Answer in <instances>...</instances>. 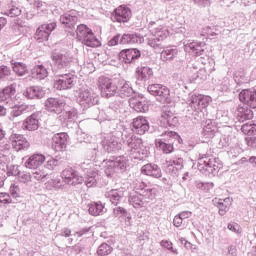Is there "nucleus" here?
Here are the masks:
<instances>
[{
	"instance_id": "nucleus-1",
	"label": "nucleus",
	"mask_w": 256,
	"mask_h": 256,
	"mask_svg": "<svg viewBox=\"0 0 256 256\" xmlns=\"http://www.w3.org/2000/svg\"><path fill=\"white\" fill-rule=\"evenodd\" d=\"M211 102V97L202 94H190L187 100L188 115H192L196 121H201L203 109Z\"/></svg>"
},
{
	"instance_id": "nucleus-2",
	"label": "nucleus",
	"mask_w": 256,
	"mask_h": 256,
	"mask_svg": "<svg viewBox=\"0 0 256 256\" xmlns=\"http://www.w3.org/2000/svg\"><path fill=\"white\" fill-rule=\"evenodd\" d=\"M122 141L124 145H127L128 151L133 159H143L147 156V149L143 145V140L133 135V133H122Z\"/></svg>"
},
{
	"instance_id": "nucleus-3",
	"label": "nucleus",
	"mask_w": 256,
	"mask_h": 256,
	"mask_svg": "<svg viewBox=\"0 0 256 256\" xmlns=\"http://www.w3.org/2000/svg\"><path fill=\"white\" fill-rule=\"evenodd\" d=\"M150 35H146V41L153 49H159L161 42L169 37V29L167 26L159 25L157 22H150L148 25Z\"/></svg>"
},
{
	"instance_id": "nucleus-4",
	"label": "nucleus",
	"mask_w": 256,
	"mask_h": 256,
	"mask_svg": "<svg viewBox=\"0 0 256 256\" xmlns=\"http://www.w3.org/2000/svg\"><path fill=\"white\" fill-rule=\"evenodd\" d=\"M197 167L201 173L215 174L221 169V164L209 154H199Z\"/></svg>"
},
{
	"instance_id": "nucleus-5",
	"label": "nucleus",
	"mask_w": 256,
	"mask_h": 256,
	"mask_svg": "<svg viewBox=\"0 0 256 256\" xmlns=\"http://www.w3.org/2000/svg\"><path fill=\"white\" fill-rule=\"evenodd\" d=\"M78 103L84 109H89V107H93V105L99 103V95L90 87L81 88L78 94Z\"/></svg>"
},
{
	"instance_id": "nucleus-6",
	"label": "nucleus",
	"mask_w": 256,
	"mask_h": 256,
	"mask_svg": "<svg viewBox=\"0 0 256 256\" xmlns=\"http://www.w3.org/2000/svg\"><path fill=\"white\" fill-rule=\"evenodd\" d=\"M119 84L115 82L113 79L105 76H100L98 78V87L101 91V95L103 97H113L117 95V91L119 89Z\"/></svg>"
},
{
	"instance_id": "nucleus-7",
	"label": "nucleus",
	"mask_w": 256,
	"mask_h": 256,
	"mask_svg": "<svg viewBox=\"0 0 256 256\" xmlns=\"http://www.w3.org/2000/svg\"><path fill=\"white\" fill-rule=\"evenodd\" d=\"M147 89L148 93L156 97L159 103H171V91L167 86L162 84H150Z\"/></svg>"
},
{
	"instance_id": "nucleus-8",
	"label": "nucleus",
	"mask_w": 256,
	"mask_h": 256,
	"mask_svg": "<svg viewBox=\"0 0 256 256\" xmlns=\"http://www.w3.org/2000/svg\"><path fill=\"white\" fill-rule=\"evenodd\" d=\"M77 77L71 73L58 74L54 80V88L58 91H65L74 87Z\"/></svg>"
},
{
	"instance_id": "nucleus-9",
	"label": "nucleus",
	"mask_w": 256,
	"mask_h": 256,
	"mask_svg": "<svg viewBox=\"0 0 256 256\" xmlns=\"http://www.w3.org/2000/svg\"><path fill=\"white\" fill-rule=\"evenodd\" d=\"M179 123V118L175 116V112L173 111V108L169 106H164L162 108V114L160 117V125L162 127H176Z\"/></svg>"
},
{
	"instance_id": "nucleus-10",
	"label": "nucleus",
	"mask_w": 256,
	"mask_h": 256,
	"mask_svg": "<svg viewBox=\"0 0 256 256\" xmlns=\"http://www.w3.org/2000/svg\"><path fill=\"white\" fill-rule=\"evenodd\" d=\"M51 57L54 66L57 67V69H65V67H69V65L73 63V55L71 52H54Z\"/></svg>"
},
{
	"instance_id": "nucleus-11",
	"label": "nucleus",
	"mask_w": 256,
	"mask_h": 256,
	"mask_svg": "<svg viewBox=\"0 0 256 256\" xmlns=\"http://www.w3.org/2000/svg\"><path fill=\"white\" fill-rule=\"evenodd\" d=\"M127 169V159L123 156L115 158V160H108L105 166V173L107 177H111L116 171H124Z\"/></svg>"
},
{
	"instance_id": "nucleus-12",
	"label": "nucleus",
	"mask_w": 256,
	"mask_h": 256,
	"mask_svg": "<svg viewBox=\"0 0 256 256\" xmlns=\"http://www.w3.org/2000/svg\"><path fill=\"white\" fill-rule=\"evenodd\" d=\"M57 27V23L51 22L49 24L41 25L35 33V39L38 43H43V41H47L49 39V35L51 32Z\"/></svg>"
},
{
	"instance_id": "nucleus-13",
	"label": "nucleus",
	"mask_w": 256,
	"mask_h": 256,
	"mask_svg": "<svg viewBox=\"0 0 256 256\" xmlns=\"http://www.w3.org/2000/svg\"><path fill=\"white\" fill-rule=\"evenodd\" d=\"M61 176L67 185H79V183H83V177L79 175V172L73 170V168L64 169Z\"/></svg>"
},
{
	"instance_id": "nucleus-14",
	"label": "nucleus",
	"mask_w": 256,
	"mask_h": 256,
	"mask_svg": "<svg viewBox=\"0 0 256 256\" xmlns=\"http://www.w3.org/2000/svg\"><path fill=\"white\" fill-rule=\"evenodd\" d=\"M129 105L137 113H147L149 111V101L143 96L130 98Z\"/></svg>"
},
{
	"instance_id": "nucleus-15",
	"label": "nucleus",
	"mask_w": 256,
	"mask_h": 256,
	"mask_svg": "<svg viewBox=\"0 0 256 256\" xmlns=\"http://www.w3.org/2000/svg\"><path fill=\"white\" fill-rule=\"evenodd\" d=\"M41 112H35L25 119L22 124V129L25 131H37L41 121Z\"/></svg>"
},
{
	"instance_id": "nucleus-16",
	"label": "nucleus",
	"mask_w": 256,
	"mask_h": 256,
	"mask_svg": "<svg viewBox=\"0 0 256 256\" xmlns=\"http://www.w3.org/2000/svg\"><path fill=\"white\" fill-rule=\"evenodd\" d=\"M131 19V9L127 6H119L112 14V21L127 23Z\"/></svg>"
},
{
	"instance_id": "nucleus-17",
	"label": "nucleus",
	"mask_w": 256,
	"mask_h": 256,
	"mask_svg": "<svg viewBox=\"0 0 256 256\" xmlns=\"http://www.w3.org/2000/svg\"><path fill=\"white\" fill-rule=\"evenodd\" d=\"M102 146L107 153H113V151H119V149H121L119 138L114 135H107L102 141Z\"/></svg>"
},
{
	"instance_id": "nucleus-18",
	"label": "nucleus",
	"mask_w": 256,
	"mask_h": 256,
	"mask_svg": "<svg viewBox=\"0 0 256 256\" xmlns=\"http://www.w3.org/2000/svg\"><path fill=\"white\" fill-rule=\"evenodd\" d=\"M239 100L244 105H248L252 109H256V91L255 90H242L239 94Z\"/></svg>"
},
{
	"instance_id": "nucleus-19",
	"label": "nucleus",
	"mask_w": 256,
	"mask_h": 256,
	"mask_svg": "<svg viewBox=\"0 0 256 256\" xmlns=\"http://www.w3.org/2000/svg\"><path fill=\"white\" fill-rule=\"evenodd\" d=\"M69 136L67 133H57L52 137V148L55 151H63L67 148V139Z\"/></svg>"
},
{
	"instance_id": "nucleus-20",
	"label": "nucleus",
	"mask_w": 256,
	"mask_h": 256,
	"mask_svg": "<svg viewBox=\"0 0 256 256\" xmlns=\"http://www.w3.org/2000/svg\"><path fill=\"white\" fill-rule=\"evenodd\" d=\"M132 131L138 135H145L149 131V122L144 117H137L132 122Z\"/></svg>"
},
{
	"instance_id": "nucleus-21",
	"label": "nucleus",
	"mask_w": 256,
	"mask_h": 256,
	"mask_svg": "<svg viewBox=\"0 0 256 256\" xmlns=\"http://www.w3.org/2000/svg\"><path fill=\"white\" fill-rule=\"evenodd\" d=\"M64 107H65V104H63V101L57 98H48L45 101L46 111H49L50 113H56V115H59V113H62Z\"/></svg>"
},
{
	"instance_id": "nucleus-22",
	"label": "nucleus",
	"mask_w": 256,
	"mask_h": 256,
	"mask_svg": "<svg viewBox=\"0 0 256 256\" xmlns=\"http://www.w3.org/2000/svg\"><path fill=\"white\" fill-rule=\"evenodd\" d=\"M10 143L15 151H21L29 147V142L21 134H12L10 136Z\"/></svg>"
},
{
	"instance_id": "nucleus-23",
	"label": "nucleus",
	"mask_w": 256,
	"mask_h": 256,
	"mask_svg": "<svg viewBox=\"0 0 256 256\" xmlns=\"http://www.w3.org/2000/svg\"><path fill=\"white\" fill-rule=\"evenodd\" d=\"M45 163V155L33 154L24 163L27 169H39Z\"/></svg>"
},
{
	"instance_id": "nucleus-24",
	"label": "nucleus",
	"mask_w": 256,
	"mask_h": 256,
	"mask_svg": "<svg viewBox=\"0 0 256 256\" xmlns=\"http://www.w3.org/2000/svg\"><path fill=\"white\" fill-rule=\"evenodd\" d=\"M141 173H143V175H148V177H154L155 179H160L163 175L161 168H159L157 164L153 163L142 166Z\"/></svg>"
},
{
	"instance_id": "nucleus-25",
	"label": "nucleus",
	"mask_w": 256,
	"mask_h": 256,
	"mask_svg": "<svg viewBox=\"0 0 256 256\" xmlns=\"http://www.w3.org/2000/svg\"><path fill=\"white\" fill-rule=\"evenodd\" d=\"M117 84H118V90L116 93L122 99H125V97H131V95L135 93V91H133V87H131V84H129V82L125 80H120L117 82Z\"/></svg>"
},
{
	"instance_id": "nucleus-26",
	"label": "nucleus",
	"mask_w": 256,
	"mask_h": 256,
	"mask_svg": "<svg viewBox=\"0 0 256 256\" xmlns=\"http://www.w3.org/2000/svg\"><path fill=\"white\" fill-rule=\"evenodd\" d=\"M23 95L26 96L27 99H43V97H45V90L40 86H32L27 88Z\"/></svg>"
},
{
	"instance_id": "nucleus-27",
	"label": "nucleus",
	"mask_w": 256,
	"mask_h": 256,
	"mask_svg": "<svg viewBox=\"0 0 256 256\" xmlns=\"http://www.w3.org/2000/svg\"><path fill=\"white\" fill-rule=\"evenodd\" d=\"M120 57L124 63H133L135 59L141 57V52L137 49H127L120 52Z\"/></svg>"
},
{
	"instance_id": "nucleus-28",
	"label": "nucleus",
	"mask_w": 256,
	"mask_h": 256,
	"mask_svg": "<svg viewBox=\"0 0 256 256\" xmlns=\"http://www.w3.org/2000/svg\"><path fill=\"white\" fill-rule=\"evenodd\" d=\"M214 205L218 207L219 209V215L223 217L224 215H227V212L229 211L231 207V198H224V199H217L215 198L213 200Z\"/></svg>"
},
{
	"instance_id": "nucleus-29",
	"label": "nucleus",
	"mask_w": 256,
	"mask_h": 256,
	"mask_svg": "<svg viewBox=\"0 0 256 256\" xmlns=\"http://www.w3.org/2000/svg\"><path fill=\"white\" fill-rule=\"evenodd\" d=\"M186 51H191L193 55H203L205 51V42H191L184 45Z\"/></svg>"
},
{
	"instance_id": "nucleus-30",
	"label": "nucleus",
	"mask_w": 256,
	"mask_h": 256,
	"mask_svg": "<svg viewBox=\"0 0 256 256\" xmlns=\"http://www.w3.org/2000/svg\"><path fill=\"white\" fill-rule=\"evenodd\" d=\"M129 203L134 209H141V207H145L146 200L143 199V195L140 192H134L129 197Z\"/></svg>"
},
{
	"instance_id": "nucleus-31",
	"label": "nucleus",
	"mask_w": 256,
	"mask_h": 256,
	"mask_svg": "<svg viewBox=\"0 0 256 256\" xmlns=\"http://www.w3.org/2000/svg\"><path fill=\"white\" fill-rule=\"evenodd\" d=\"M145 39L137 34H124L120 39V45L143 43Z\"/></svg>"
},
{
	"instance_id": "nucleus-32",
	"label": "nucleus",
	"mask_w": 256,
	"mask_h": 256,
	"mask_svg": "<svg viewBox=\"0 0 256 256\" xmlns=\"http://www.w3.org/2000/svg\"><path fill=\"white\" fill-rule=\"evenodd\" d=\"M123 190L114 189L105 193V197L110 200L112 205H119L121 199H123Z\"/></svg>"
},
{
	"instance_id": "nucleus-33",
	"label": "nucleus",
	"mask_w": 256,
	"mask_h": 256,
	"mask_svg": "<svg viewBox=\"0 0 256 256\" xmlns=\"http://www.w3.org/2000/svg\"><path fill=\"white\" fill-rule=\"evenodd\" d=\"M106 211L107 209H105V206L101 202H95L88 205V213L94 217L103 215Z\"/></svg>"
},
{
	"instance_id": "nucleus-34",
	"label": "nucleus",
	"mask_w": 256,
	"mask_h": 256,
	"mask_svg": "<svg viewBox=\"0 0 256 256\" xmlns=\"http://www.w3.org/2000/svg\"><path fill=\"white\" fill-rule=\"evenodd\" d=\"M77 21V16H73L71 14H64L60 16V23H62V25L67 29H74Z\"/></svg>"
},
{
	"instance_id": "nucleus-35",
	"label": "nucleus",
	"mask_w": 256,
	"mask_h": 256,
	"mask_svg": "<svg viewBox=\"0 0 256 256\" xmlns=\"http://www.w3.org/2000/svg\"><path fill=\"white\" fill-rule=\"evenodd\" d=\"M136 77L140 79V81H147L153 77V69L150 67H138L136 70Z\"/></svg>"
},
{
	"instance_id": "nucleus-36",
	"label": "nucleus",
	"mask_w": 256,
	"mask_h": 256,
	"mask_svg": "<svg viewBox=\"0 0 256 256\" xmlns=\"http://www.w3.org/2000/svg\"><path fill=\"white\" fill-rule=\"evenodd\" d=\"M45 188L48 191H59V189L63 188V182L59 177L52 178L45 183Z\"/></svg>"
},
{
	"instance_id": "nucleus-37",
	"label": "nucleus",
	"mask_w": 256,
	"mask_h": 256,
	"mask_svg": "<svg viewBox=\"0 0 256 256\" xmlns=\"http://www.w3.org/2000/svg\"><path fill=\"white\" fill-rule=\"evenodd\" d=\"M32 177L35 179V181H39L40 183H45L47 179H49V172L45 168L41 169H34V172H32Z\"/></svg>"
},
{
	"instance_id": "nucleus-38",
	"label": "nucleus",
	"mask_w": 256,
	"mask_h": 256,
	"mask_svg": "<svg viewBox=\"0 0 256 256\" xmlns=\"http://www.w3.org/2000/svg\"><path fill=\"white\" fill-rule=\"evenodd\" d=\"M179 50L177 48H166L160 54L161 61H171L177 57Z\"/></svg>"
},
{
	"instance_id": "nucleus-39",
	"label": "nucleus",
	"mask_w": 256,
	"mask_h": 256,
	"mask_svg": "<svg viewBox=\"0 0 256 256\" xmlns=\"http://www.w3.org/2000/svg\"><path fill=\"white\" fill-rule=\"evenodd\" d=\"M168 171L173 175H177V171L183 167V160L181 158H177L175 160L167 161Z\"/></svg>"
},
{
	"instance_id": "nucleus-40",
	"label": "nucleus",
	"mask_w": 256,
	"mask_h": 256,
	"mask_svg": "<svg viewBox=\"0 0 256 256\" xmlns=\"http://www.w3.org/2000/svg\"><path fill=\"white\" fill-rule=\"evenodd\" d=\"M82 43L87 47H99V45H101V42L95 37L92 30H90V33L82 40Z\"/></svg>"
},
{
	"instance_id": "nucleus-41",
	"label": "nucleus",
	"mask_w": 256,
	"mask_h": 256,
	"mask_svg": "<svg viewBox=\"0 0 256 256\" xmlns=\"http://www.w3.org/2000/svg\"><path fill=\"white\" fill-rule=\"evenodd\" d=\"M32 75L33 77H35L36 79H46V77L49 76V72L47 71V68H45V66L43 65H38L35 66L32 70Z\"/></svg>"
},
{
	"instance_id": "nucleus-42",
	"label": "nucleus",
	"mask_w": 256,
	"mask_h": 256,
	"mask_svg": "<svg viewBox=\"0 0 256 256\" xmlns=\"http://www.w3.org/2000/svg\"><path fill=\"white\" fill-rule=\"evenodd\" d=\"M206 123L207 125L203 127V137H205V139H213L215 137V131L217 130V127H215L210 120Z\"/></svg>"
},
{
	"instance_id": "nucleus-43",
	"label": "nucleus",
	"mask_w": 256,
	"mask_h": 256,
	"mask_svg": "<svg viewBox=\"0 0 256 256\" xmlns=\"http://www.w3.org/2000/svg\"><path fill=\"white\" fill-rule=\"evenodd\" d=\"M238 117L241 118L242 121H249V119H253V111L247 108V106H239Z\"/></svg>"
},
{
	"instance_id": "nucleus-44",
	"label": "nucleus",
	"mask_w": 256,
	"mask_h": 256,
	"mask_svg": "<svg viewBox=\"0 0 256 256\" xmlns=\"http://www.w3.org/2000/svg\"><path fill=\"white\" fill-rule=\"evenodd\" d=\"M91 33V29L87 25L80 24L76 29V37L78 41H83Z\"/></svg>"
},
{
	"instance_id": "nucleus-45",
	"label": "nucleus",
	"mask_w": 256,
	"mask_h": 256,
	"mask_svg": "<svg viewBox=\"0 0 256 256\" xmlns=\"http://www.w3.org/2000/svg\"><path fill=\"white\" fill-rule=\"evenodd\" d=\"M12 69L18 77H23L27 73V66L20 62H14L12 63Z\"/></svg>"
},
{
	"instance_id": "nucleus-46",
	"label": "nucleus",
	"mask_w": 256,
	"mask_h": 256,
	"mask_svg": "<svg viewBox=\"0 0 256 256\" xmlns=\"http://www.w3.org/2000/svg\"><path fill=\"white\" fill-rule=\"evenodd\" d=\"M98 177H99V175L95 171L87 172L86 180H85L86 186L87 187H95V185H97Z\"/></svg>"
},
{
	"instance_id": "nucleus-47",
	"label": "nucleus",
	"mask_w": 256,
	"mask_h": 256,
	"mask_svg": "<svg viewBox=\"0 0 256 256\" xmlns=\"http://www.w3.org/2000/svg\"><path fill=\"white\" fill-rule=\"evenodd\" d=\"M194 185L196 189H199L200 191H205L206 193H208V191H211V189L215 187V184H213L212 182H202L201 180H196L194 182Z\"/></svg>"
},
{
	"instance_id": "nucleus-48",
	"label": "nucleus",
	"mask_w": 256,
	"mask_h": 256,
	"mask_svg": "<svg viewBox=\"0 0 256 256\" xmlns=\"http://www.w3.org/2000/svg\"><path fill=\"white\" fill-rule=\"evenodd\" d=\"M156 147H159L163 153H173V145L171 143L163 142L162 140H156Z\"/></svg>"
},
{
	"instance_id": "nucleus-49",
	"label": "nucleus",
	"mask_w": 256,
	"mask_h": 256,
	"mask_svg": "<svg viewBox=\"0 0 256 256\" xmlns=\"http://www.w3.org/2000/svg\"><path fill=\"white\" fill-rule=\"evenodd\" d=\"M140 195H142L143 200L146 201L147 204L155 199V189L146 188L143 192H140Z\"/></svg>"
},
{
	"instance_id": "nucleus-50",
	"label": "nucleus",
	"mask_w": 256,
	"mask_h": 256,
	"mask_svg": "<svg viewBox=\"0 0 256 256\" xmlns=\"http://www.w3.org/2000/svg\"><path fill=\"white\" fill-rule=\"evenodd\" d=\"M28 107L25 104H21L18 106H14L12 107V111H11V117H20V115H23V113H25V111H27Z\"/></svg>"
},
{
	"instance_id": "nucleus-51",
	"label": "nucleus",
	"mask_w": 256,
	"mask_h": 256,
	"mask_svg": "<svg viewBox=\"0 0 256 256\" xmlns=\"http://www.w3.org/2000/svg\"><path fill=\"white\" fill-rule=\"evenodd\" d=\"M113 251V248L108 245L107 243H103L98 247L97 253L99 256H106L110 255V253Z\"/></svg>"
},
{
	"instance_id": "nucleus-52",
	"label": "nucleus",
	"mask_w": 256,
	"mask_h": 256,
	"mask_svg": "<svg viewBox=\"0 0 256 256\" xmlns=\"http://www.w3.org/2000/svg\"><path fill=\"white\" fill-rule=\"evenodd\" d=\"M11 77V68L9 66H0V81H5Z\"/></svg>"
},
{
	"instance_id": "nucleus-53",
	"label": "nucleus",
	"mask_w": 256,
	"mask_h": 256,
	"mask_svg": "<svg viewBox=\"0 0 256 256\" xmlns=\"http://www.w3.org/2000/svg\"><path fill=\"white\" fill-rule=\"evenodd\" d=\"M160 245L161 247H163L164 249H167V251H170V253H173L174 255H177V253H179L177 249L173 248V242L169 240H162L160 242Z\"/></svg>"
},
{
	"instance_id": "nucleus-54",
	"label": "nucleus",
	"mask_w": 256,
	"mask_h": 256,
	"mask_svg": "<svg viewBox=\"0 0 256 256\" xmlns=\"http://www.w3.org/2000/svg\"><path fill=\"white\" fill-rule=\"evenodd\" d=\"M33 178V175L29 172H20L18 173V179L20 183H31V179Z\"/></svg>"
},
{
	"instance_id": "nucleus-55",
	"label": "nucleus",
	"mask_w": 256,
	"mask_h": 256,
	"mask_svg": "<svg viewBox=\"0 0 256 256\" xmlns=\"http://www.w3.org/2000/svg\"><path fill=\"white\" fill-rule=\"evenodd\" d=\"M10 193L14 199L21 197V188H19V184H11L10 186Z\"/></svg>"
},
{
	"instance_id": "nucleus-56",
	"label": "nucleus",
	"mask_w": 256,
	"mask_h": 256,
	"mask_svg": "<svg viewBox=\"0 0 256 256\" xmlns=\"http://www.w3.org/2000/svg\"><path fill=\"white\" fill-rule=\"evenodd\" d=\"M134 189L136 193H143L145 189H147V184L141 180H136L134 182Z\"/></svg>"
},
{
	"instance_id": "nucleus-57",
	"label": "nucleus",
	"mask_w": 256,
	"mask_h": 256,
	"mask_svg": "<svg viewBox=\"0 0 256 256\" xmlns=\"http://www.w3.org/2000/svg\"><path fill=\"white\" fill-rule=\"evenodd\" d=\"M11 196L9 193L1 192L0 193V205H9L12 203Z\"/></svg>"
},
{
	"instance_id": "nucleus-58",
	"label": "nucleus",
	"mask_w": 256,
	"mask_h": 256,
	"mask_svg": "<svg viewBox=\"0 0 256 256\" xmlns=\"http://www.w3.org/2000/svg\"><path fill=\"white\" fill-rule=\"evenodd\" d=\"M17 84H11L10 86H7L6 88H4V93H6V97H8L10 99V97H13V95H15L16 93V88Z\"/></svg>"
},
{
	"instance_id": "nucleus-59",
	"label": "nucleus",
	"mask_w": 256,
	"mask_h": 256,
	"mask_svg": "<svg viewBox=\"0 0 256 256\" xmlns=\"http://www.w3.org/2000/svg\"><path fill=\"white\" fill-rule=\"evenodd\" d=\"M194 5L200 7V9H205L206 7H211V0H193Z\"/></svg>"
},
{
	"instance_id": "nucleus-60",
	"label": "nucleus",
	"mask_w": 256,
	"mask_h": 256,
	"mask_svg": "<svg viewBox=\"0 0 256 256\" xmlns=\"http://www.w3.org/2000/svg\"><path fill=\"white\" fill-rule=\"evenodd\" d=\"M57 165H59V161L53 159V158H50L45 166H44V169H48L49 171H53L55 169V167H57Z\"/></svg>"
},
{
	"instance_id": "nucleus-61",
	"label": "nucleus",
	"mask_w": 256,
	"mask_h": 256,
	"mask_svg": "<svg viewBox=\"0 0 256 256\" xmlns=\"http://www.w3.org/2000/svg\"><path fill=\"white\" fill-rule=\"evenodd\" d=\"M77 119V112L75 110L64 113V121H75Z\"/></svg>"
},
{
	"instance_id": "nucleus-62",
	"label": "nucleus",
	"mask_w": 256,
	"mask_h": 256,
	"mask_svg": "<svg viewBox=\"0 0 256 256\" xmlns=\"http://www.w3.org/2000/svg\"><path fill=\"white\" fill-rule=\"evenodd\" d=\"M113 215L114 217H124L125 215H127V210L122 207H116L113 209Z\"/></svg>"
},
{
	"instance_id": "nucleus-63",
	"label": "nucleus",
	"mask_w": 256,
	"mask_h": 256,
	"mask_svg": "<svg viewBox=\"0 0 256 256\" xmlns=\"http://www.w3.org/2000/svg\"><path fill=\"white\" fill-rule=\"evenodd\" d=\"M228 229L237 235L241 234V226H239L237 223L228 224Z\"/></svg>"
},
{
	"instance_id": "nucleus-64",
	"label": "nucleus",
	"mask_w": 256,
	"mask_h": 256,
	"mask_svg": "<svg viewBox=\"0 0 256 256\" xmlns=\"http://www.w3.org/2000/svg\"><path fill=\"white\" fill-rule=\"evenodd\" d=\"M226 256H237V248L233 245H230L225 252Z\"/></svg>"
}]
</instances>
